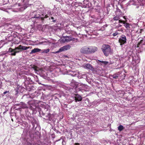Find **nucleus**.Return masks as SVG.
Instances as JSON below:
<instances>
[{
	"instance_id": "obj_1",
	"label": "nucleus",
	"mask_w": 145,
	"mask_h": 145,
	"mask_svg": "<svg viewBox=\"0 0 145 145\" xmlns=\"http://www.w3.org/2000/svg\"><path fill=\"white\" fill-rule=\"evenodd\" d=\"M29 1L30 0H19V2H21L15 5V6L18 7L15 11L17 12L24 11L29 5H31V4H29Z\"/></svg>"
},
{
	"instance_id": "obj_2",
	"label": "nucleus",
	"mask_w": 145,
	"mask_h": 145,
	"mask_svg": "<svg viewBox=\"0 0 145 145\" xmlns=\"http://www.w3.org/2000/svg\"><path fill=\"white\" fill-rule=\"evenodd\" d=\"M102 50L105 55L108 56L110 52V46L108 45H103L102 48Z\"/></svg>"
},
{
	"instance_id": "obj_3",
	"label": "nucleus",
	"mask_w": 145,
	"mask_h": 145,
	"mask_svg": "<svg viewBox=\"0 0 145 145\" xmlns=\"http://www.w3.org/2000/svg\"><path fill=\"white\" fill-rule=\"evenodd\" d=\"M78 40V39H75L71 37L66 36L63 37L61 40V42H68L71 41H75V40Z\"/></svg>"
},
{
	"instance_id": "obj_4",
	"label": "nucleus",
	"mask_w": 145,
	"mask_h": 145,
	"mask_svg": "<svg viewBox=\"0 0 145 145\" xmlns=\"http://www.w3.org/2000/svg\"><path fill=\"white\" fill-rule=\"evenodd\" d=\"M119 42L120 43V45L122 47V45L126 42V39L125 36L124 35H121L120 37Z\"/></svg>"
},
{
	"instance_id": "obj_5",
	"label": "nucleus",
	"mask_w": 145,
	"mask_h": 145,
	"mask_svg": "<svg viewBox=\"0 0 145 145\" xmlns=\"http://www.w3.org/2000/svg\"><path fill=\"white\" fill-rule=\"evenodd\" d=\"M71 48V46L69 45H67L63 46L60 48L59 50L56 52V53H57L60 52L64 51L69 49Z\"/></svg>"
},
{
	"instance_id": "obj_6",
	"label": "nucleus",
	"mask_w": 145,
	"mask_h": 145,
	"mask_svg": "<svg viewBox=\"0 0 145 145\" xmlns=\"http://www.w3.org/2000/svg\"><path fill=\"white\" fill-rule=\"evenodd\" d=\"M89 54L93 53L97 50V48L94 46H88Z\"/></svg>"
},
{
	"instance_id": "obj_7",
	"label": "nucleus",
	"mask_w": 145,
	"mask_h": 145,
	"mask_svg": "<svg viewBox=\"0 0 145 145\" xmlns=\"http://www.w3.org/2000/svg\"><path fill=\"white\" fill-rule=\"evenodd\" d=\"M88 46H86L82 47L80 50L81 53L85 54H89Z\"/></svg>"
},
{
	"instance_id": "obj_8",
	"label": "nucleus",
	"mask_w": 145,
	"mask_h": 145,
	"mask_svg": "<svg viewBox=\"0 0 145 145\" xmlns=\"http://www.w3.org/2000/svg\"><path fill=\"white\" fill-rule=\"evenodd\" d=\"M51 14V12H48L47 14L46 15H44L43 14H42L40 15H39L38 16H34V18L40 19L41 20H44V18H47L48 17V16L47 15H50Z\"/></svg>"
},
{
	"instance_id": "obj_9",
	"label": "nucleus",
	"mask_w": 145,
	"mask_h": 145,
	"mask_svg": "<svg viewBox=\"0 0 145 145\" xmlns=\"http://www.w3.org/2000/svg\"><path fill=\"white\" fill-rule=\"evenodd\" d=\"M29 47H27L25 46H23L21 45H20L18 47H16L15 49L17 50H26L27 49L29 48Z\"/></svg>"
},
{
	"instance_id": "obj_10",
	"label": "nucleus",
	"mask_w": 145,
	"mask_h": 145,
	"mask_svg": "<svg viewBox=\"0 0 145 145\" xmlns=\"http://www.w3.org/2000/svg\"><path fill=\"white\" fill-rule=\"evenodd\" d=\"M83 67L84 68L89 69L91 70L93 69L92 66L89 63H87L84 65Z\"/></svg>"
},
{
	"instance_id": "obj_11",
	"label": "nucleus",
	"mask_w": 145,
	"mask_h": 145,
	"mask_svg": "<svg viewBox=\"0 0 145 145\" xmlns=\"http://www.w3.org/2000/svg\"><path fill=\"white\" fill-rule=\"evenodd\" d=\"M82 99V97L79 95H76L75 97V100L76 102H77V101H81Z\"/></svg>"
},
{
	"instance_id": "obj_12",
	"label": "nucleus",
	"mask_w": 145,
	"mask_h": 145,
	"mask_svg": "<svg viewBox=\"0 0 145 145\" xmlns=\"http://www.w3.org/2000/svg\"><path fill=\"white\" fill-rule=\"evenodd\" d=\"M29 105H30V107L31 109L32 108H35V103L33 101H29L28 102Z\"/></svg>"
},
{
	"instance_id": "obj_13",
	"label": "nucleus",
	"mask_w": 145,
	"mask_h": 145,
	"mask_svg": "<svg viewBox=\"0 0 145 145\" xmlns=\"http://www.w3.org/2000/svg\"><path fill=\"white\" fill-rule=\"evenodd\" d=\"M41 51V50L40 49L38 48H35L31 50L30 54H31L35 53L36 52H39Z\"/></svg>"
},
{
	"instance_id": "obj_14",
	"label": "nucleus",
	"mask_w": 145,
	"mask_h": 145,
	"mask_svg": "<svg viewBox=\"0 0 145 145\" xmlns=\"http://www.w3.org/2000/svg\"><path fill=\"white\" fill-rule=\"evenodd\" d=\"M19 105H20V106L22 108H25L27 107L26 104L23 102H21Z\"/></svg>"
},
{
	"instance_id": "obj_15",
	"label": "nucleus",
	"mask_w": 145,
	"mask_h": 145,
	"mask_svg": "<svg viewBox=\"0 0 145 145\" xmlns=\"http://www.w3.org/2000/svg\"><path fill=\"white\" fill-rule=\"evenodd\" d=\"M78 73V72L75 71H71L70 72V74L72 76H74L76 75Z\"/></svg>"
},
{
	"instance_id": "obj_16",
	"label": "nucleus",
	"mask_w": 145,
	"mask_h": 145,
	"mask_svg": "<svg viewBox=\"0 0 145 145\" xmlns=\"http://www.w3.org/2000/svg\"><path fill=\"white\" fill-rule=\"evenodd\" d=\"M124 129V127L122 125H120L118 127V130L120 131H122Z\"/></svg>"
},
{
	"instance_id": "obj_17",
	"label": "nucleus",
	"mask_w": 145,
	"mask_h": 145,
	"mask_svg": "<svg viewBox=\"0 0 145 145\" xmlns=\"http://www.w3.org/2000/svg\"><path fill=\"white\" fill-rule=\"evenodd\" d=\"M42 52L44 53H47L50 51V49H44L41 50Z\"/></svg>"
},
{
	"instance_id": "obj_18",
	"label": "nucleus",
	"mask_w": 145,
	"mask_h": 145,
	"mask_svg": "<svg viewBox=\"0 0 145 145\" xmlns=\"http://www.w3.org/2000/svg\"><path fill=\"white\" fill-rule=\"evenodd\" d=\"M123 24H124V26L127 28V29H129L128 28H129V24L125 23V22H123Z\"/></svg>"
},
{
	"instance_id": "obj_19",
	"label": "nucleus",
	"mask_w": 145,
	"mask_h": 145,
	"mask_svg": "<svg viewBox=\"0 0 145 145\" xmlns=\"http://www.w3.org/2000/svg\"><path fill=\"white\" fill-rule=\"evenodd\" d=\"M98 61L99 62H101L102 64H103L105 65H107L108 63V62L107 61H103L100 60H98Z\"/></svg>"
},
{
	"instance_id": "obj_20",
	"label": "nucleus",
	"mask_w": 145,
	"mask_h": 145,
	"mask_svg": "<svg viewBox=\"0 0 145 145\" xmlns=\"http://www.w3.org/2000/svg\"><path fill=\"white\" fill-rule=\"evenodd\" d=\"M16 50L17 49H15V48L14 49H13L11 48H10L8 49V52L13 53V52H14V51Z\"/></svg>"
},
{
	"instance_id": "obj_21",
	"label": "nucleus",
	"mask_w": 145,
	"mask_h": 145,
	"mask_svg": "<svg viewBox=\"0 0 145 145\" xmlns=\"http://www.w3.org/2000/svg\"><path fill=\"white\" fill-rule=\"evenodd\" d=\"M20 52V51H16V50H15L14 52H13V53H12L11 54V55L13 56H15L16 55V54L17 53H19Z\"/></svg>"
},
{
	"instance_id": "obj_22",
	"label": "nucleus",
	"mask_w": 145,
	"mask_h": 145,
	"mask_svg": "<svg viewBox=\"0 0 145 145\" xmlns=\"http://www.w3.org/2000/svg\"><path fill=\"white\" fill-rule=\"evenodd\" d=\"M120 19V18H119V16H116L114 17L113 18V19L114 20H118Z\"/></svg>"
},
{
	"instance_id": "obj_23",
	"label": "nucleus",
	"mask_w": 145,
	"mask_h": 145,
	"mask_svg": "<svg viewBox=\"0 0 145 145\" xmlns=\"http://www.w3.org/2000/svg\"><path fill=\"white\" fill-rule=\"evenodd\" d=\"M111 76L114 79H117L118 78V76H116L115 74L112 75Z\"/></svg>"
},
{
	"instance_id": "obj_24",
	"label": "nucleus",
	"mask_w": 145,
	"mask_h": 145,
	"mask_svg": "<svg viewBox=\"0 0 145 145\" xmlns=\"http://www.w3.org/2000/svg\"><path fill=\"white\" fill-rule=\"evenodd\" d=\"M121 74V72H118V73H117L115 74L116 75V76H118V78L120 76V75Z\"/></svg>"
},
{
	"instance_id": "obj_25",
	"label": "nucleus",
	"mask_w": 145,
	"mask_h": 145,
	"mask_svg": "<svg viewBox=\"0 0 145 145\" xmlns=\"http://www.w3.org/2000/svg\"><path fill=\"white\" fill-rule=\"evenodd\" d=\"M118 33H117V32H116L115 33H113V35L114 36H116L117 35H118Z\"/></svg>"
},
{
	"instance_id": "obj_26",
	"label": "nucleus",
	"mask_w": 145,
	"mask_h": 145,
	"mask_svg": "<svg viewBox=\"0 0 145 145\" xmlns=\"http://www.w3.org/2000/svg\"><path fill=\"white\" fill-rule=\"evenodd\" d=\"M118 20H119V21H118L119 23H123V22H125L124 21H122L121 20H120V19Z\"/></svg>"
},
{
	"instance_id": "obj_27",
	"label": "nucleus",
	"mask_w": 145,
	"mask_h": 145,
	"mask_svg": "<svg viewBox=\"0 0 145 145\" xmlns=\"http://www.w3.org/2000/svg\"><path fill=\"white\" fill-rule=\"evenodd\" d=\"M78 86H82V88H83L84 87V85L81 84H79Z\"/></svg>"
},
{
	"instance_id": "obj_28",
	"label": "nucleus",
	"mask_w": 145,
	"mask_h": 145,
	"mask_svg": "<svg viewBox=\"0 0 145 145\" xmlns=\"http://www.w3.org/2000/svg\"><path fill=\"white\" fill-rule=\"evenodd\" d=\"M51 18L53 20L52 22H56V20H54V18L53 17H51Z\"/></svg>"
},
{
	"instance_id": "obj_29",
	"label": "nucleus",
	"mask_w": 145,
	"mask_h": 145,
	"mask_svg": "<svg viewBox=\"0 0 145 145\" xmlns=\"http://www.w3.org/2000/svg\"><path fill=\"white\" fill-rule=\"evenodd\" d=\"M142 3L144 4V5H145V0L142 1Z\"/></svg>"
},
{
	"instance_id": "obj_30",
	"label": "nucleus",
	"mask_w": 145,
	"mask_h": 145,
	"mask_svg": "<svg viewBox=\"0 0 145 145\" xmlns=\"http://www.w3.org/2000/svg\"><path fill=\"white\" fill-rule=\"evenodd\" d=\"M8 92H9V91H6L4 92L3 94H6V93H8Z\"/></svg>"
},
{
	"instance_id": "obj_31",
	"label": "nucleus",
	"mask_w": 145,
	"mask_h": 145,
	"mask_svg": "<svg viewBox=\"0 0 145 145\" xmlns=\"http://www.w3.org/2000/svg\"><path fill=\"white\" fill-rule=\"evenodd\" d=\"M74 145H79V144L78 143H75L74 144Z\"/></svg>"
},
{
	"instance_id": "obj_32",
	"label": "nucleus",
	"mask_w": 145,
	"mask_h": 145,
	"mask_svg": "<svg viewBox=\"0 0 145 145\" xmlns=\"http://www.w3.org/2000/svg\"><path fill=\"white\" fill-rule=\"evenodd\" d=\"M143 41V40H141L140 41V43H139V44H140V43H142V42Z\"/></svg>"
},
{
	"instance_id": "obj_33",
	"label": "nucleus",
	"mask_w": 145,
	"mask_h": 145,
	"mask_svg": "<svg viewBox=\"0 0 145 145\" xmlns=\"http://www.w3.org/2000/svg\"><path fill=\"white\" fill-rule=\"evenodd\" d=\"M122 26L121 25H119V27H121Z\"/></svg>"
},
{
	"instance_id": "obj_34",
	"label": "nucleus",
	"mask_w": 145,
	"mask_h": 145,
	"mask_svg": "<svg viewBox=\"0 0 145 145\" xmlns=\"http://www.w3.org/2000/svg\"><path fill=\"white\" fill-rule=\"evenodd\" d=\"M123 18H124L125 19H126L125 17L124 16L123 17Z\"/></svg>"
},
{
	"instance_id": "obj_35",
	"label": "nucleus",
	"mask_w": 145,
	"mask_h": 145,
	"mask_svg": "<svg viewBox=\"0 0 145 145\" xmlns=\"http://www.w3.org/2000/svg\"><path fill=\"white\" fill-rule=\"evenodd\" d=\"M35 145H39L37 144H35Z\"/></svg>"
},
{
	"instance_id": "obj_36",
	"label": "nucleus",
	"mask_w": 145,
	"mask_h": 145,
	"mask_svg": "<svg viewBox=\"0 0 145 145\" xmlns=\"http://www.w3.org/2000/svg\"><path fill=\"white\" fill-rule=\"evenodd\" d=\"M12 121H13V119H12Z\"/></svg>"
}]
</instances>
